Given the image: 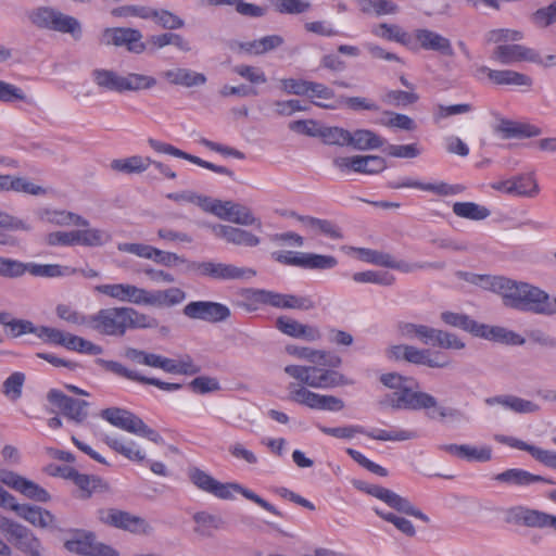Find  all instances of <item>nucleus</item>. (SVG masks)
Here are the masks:
<instances>
[{
	"instance_id": "6e6d98bb",
	"label": "nucleus",
	"mask_w": 556,
	"mask_h": 556,
	"mask_svg": "<svg viewBox=\"0 0 556 556\" xmlns=\"http://www.w3.org/2000/svg\"><path fill=\"white\" fill-rule=\"evenodd\" d=\"M374 511L384 521L392 523L404 535L409 536V538H413L416 535L415 526L407 518L396 515L391 511H386L378 507H375Z\"/></svg>"
},
{
	"instance_id": "cd10ccee",
	"label": "nucleus",
	"mask_w": 556,
	"mask_h": 556,
	"mask_svg": "<svg viewBox=\"0 0 556 556\" xmlns=\"http://www.w3.org/2000/svg\"><path fill=\"white\" fill-rule=\"evenodd\" d=\"M186 298V292L178 287L153 290L146 289L143 305L159 308L173 307L181 304Z\"/></svg>"
},
{
	"instance_id": "2f4dec72",
	"label": "nucleus",
	"mask_w": 556,
	"mask_h": 556,
	"mask_svg": "<svg viewBox=\"0 0 556 556\" xmlns=\"http://www.w3.org/2000/svg\"><path fill=\"white\" fill-rule=\"evenodd\" d=\"M211 230L217 238L224 239L232 244L256 247L261 243V239L257 236L241 228L217 224L213 225Z\"/></svg>"
},
{
	"instance_id": "a211bd4d",
	"label": "nucleus",
	"mask_w": 556,
	"mask_h": 556,
	"mask_svg": "<svg viewBox=\"0 0 556 556\" xmlns=\"http://www.w3.org/2000/svg\"><path fill=\"white\" fill-rule=\"evenodd\" d=\"M476 77L480 80L486 78L496 86H513L530 89L533 86V79L525 73L515 70H494L481 65L476 70Z\"/></svg>"
},
{
	"instance_id": "7ed1b4c3",
	"label": "nucleus",
	"mask_w": 556,
	"mask_h": 556,
	"mask_svg": "<svg viewBox=\"0 0 556 556\" xmlns=\"http://www.w3.org/2000/svg\"><path fill=\"white\" fill-rule=\"evenodd\" d=\"M383 387L391 390L383 404L393 409L420 410L437 409L440 417L452 416L451 410L439 407L438 401L431 394L420 391L417 380L395 371L383 372L379 377Z\"/></svg>"
},
{
	"instance_id": "423d86ee",
	"label": "nucleus",
	"mask_w": 556,
	"mask_h": 556,
	"mask_svg": "<svg viewBox=\"0 0 556 556\" xmlns=\"http://www.w3.org/2000/svg\"><path fill=\"white\" fill-rule=\"evenodd\" d=\"M100 417L115 428L144 438L155 444H163L164 439L150 428L140 417L130 410L119 407H109L100 413Z\"/></svg>"
},
{
	"instance_id": "c03bdc74",
	"label": "nucleus",
	"mask_w": 556,
	"mask_h": 556,
	"mask_svg": "<svg viewBox=\"0 0 556 556\" xmlns=\"http://www.w3.org/2000/svg\"><path fill=\"white\" fill-rule=\"evenodd\" d=\"M384 144V139L369 129L350 131L349 146L361 151L375 150Z\"/></svg>"
},
{
	"instance_id": "09e8293b",
	"label": "nucleus",
	"mask_w": 556,
	"mask_h": 556,
	"mask_svg": "<svg viewBox=\"0 0 556 556\" xmlns=\"http://www.w3.org/2000/svg\"><path fill=\"white\" fill-rule=\"evenodd\" d=\"M156 85V78L151 75L134 72L123 75V93L150 90L153 89Z\"/></svg>"
},
{
	"instance_id": "3c124183",
	"label": "nucleus",
	"mask_w": 556,
	"mask_h": 556,
	"mask_svg": "<svg viewBox=\"0 0 556 556\" xmlns=\"http://www.w3.org/2000/svg\"><path fill=\"white\" fill-rule=\"evenodd\" d=\"M160 369L168 374L178 375H194L200 371V367L194 364L190 356H185L179 359L163 356Z\"/></svg>"
},
{
	"instance_id": "69168bd1",
	"label": "nucleus",
	"mask_w": 556,
	"mask_h": 556,
	"mask_svg": "<svg viewBox=\"0 0 556 556\" xmlns=\"http://www.w3.org/2000/svg\"><path fill=\"white\" fill-rule=\"evenodd\" d=\"M472 111V105L469 103H459L452 105L437 104L433 108L432 116L435 123L448 118L454 115L467 114Z\"/></svg>"
},
{
	"instance_id": "5701e85b",
	"label": "nucleus",
	"mask_w": 556,
	"mask_h": 556,
	"mask_svg": "<svg viewBox=\"0 0 556 556\" xmlns=\"http://www.w3.org/2000/svg\"><path fill=\"white\" fill-rule=\"evenodd\" d=\"M0 480L5 485L22 493L24 496L30 500L47 503L51 498L47 490L41 488L36 482L28 480L13 471L2 472L0 476Z\"/></svg>"
},
{
	"instance_id": "0e129e2a",
	"label": "nucleus",
	"mask_w": 556,
	"mask_h": 556,
	"mask_svg": "<svg viewBox=\"0 0 556 556\" xmlns=\"http://www.w3.org/2000/svg\"><path fill=\"white\" fill-rule=\"evenodd\" d=\"M13 540L15 541L16 546L28 556L42 551L40 540L26 527H23L21 534Z\"/></svg>"
},
{
	"instance_id": "a18cd8bd",
	"label": "nucleus",
	"mask_w": 556,
	"mask_h": 556,
	"mask_svg": "<svg viewBox=\"0 0 556 556\" xmlns=\"http://www.w3.org/2000/svg\"><path fill=\"white\" fill-rule=\"evenodd\" d=\"M91 77L101 90L123 93V75L117 72L97 68L92 72Z\"/></svg>"
},
{
	"instance_id": "774afa93",
	"label": "nucleus",
	"mask_w": 556,
	"mask_h": 556,
	"mask_svg": "<svg viewBox=\"0 0 556 556\" xmlns=\"http://www.w3.org/2000/svg\"><path fill=\"white\" fill-rule=\"evenodd\" d=\"M25 382V375L21 371H15L10 375L3 382L2 392L5 396L16 400L22 394V388Z\"/></svg>"
},
{
	"instance_id": "37998d69",
	"label": "nucleus",
	"mask_w": 556,
	"mask_h": 556,
	"mask_svg": "<svg viewBox=\"0 0 556 556\" xmlns=\"http://www.w3.org/2000/svg\"><path fill=\"white\" fill-rule=\"evenodd\" d=\"M494 479L497 482L517 486H527L536 482L544 481L543 477L533 475L520 468L507 469L501 473H497Z\"/></svg>"
},
{
	"instance_id": "f3484780",
	"label": "nucleus",
	"mask_w": 556,
	"mask_h": 556,
	"mask_svg": "<svg viewBox=\"0 0 556 556\" xmlns=\"http://www.w3.org/2000/svg\"><path fill=\"white\" fill-rule=\"evenodd\" d=\"M48 401L56 406L61 413L76 425H81L88 418L89 402L76 400L65 395L56 389H52L47 394Z\"/></svg>"
},
{
	"instance_id": "aec40b11",
	"label": "nucleus",
	"mask_w": 556,
	"mask_h": 556,
	"mask_svg": "<svg viewBox=\"0 0 556 556\" xmlns=\"http://www.w3.org/2000/svg\"><path fill=\"white\" fill-rule=\"evenodd\" d=\"M184 314L192 319L219 323L230 316V309L226 305L217 302L193 301L184 307Z\"/></svg>"
},
{
	"instance_id": "20e7f679",
	"label": "nucleus",
	"mask_w": 556,
	"mask_h": 556,
	"mask_svg": "<svg viewBox=\"0 0 556 556\" xmlns=\"http://www.w3.org/2000/svg\"><path fill=\"white\" fill-rule=\"evenodd\" d=\"M188 478L199 490L208 493L219 500L231 501L236 497V494H241L247 500H250L264 508L266 511L274 515H279L274 505L258 496L253 491L244 488L240 483L220 482L207 471H204L198 467H191L188 469Z\"/></svg>"
},
{
	"instance_id": "8fccbe9b",
	"label": "nucleus",
	"mask_w": 556,
	"mask_h": 556,
	"mask_svg": "<svg viewBox=\"0 0 556 556\" xmlns=\"http://www.w3.org/2000/svg\"><path fill=\"white\" fill-rule=\"evenodd\" d=\"M441 320L447 326L463 329L476 337L479 336L480 326L482 325L472 320L469 316L465 314L455 313L451 311L442 312Z\"/></svg>"
},
{
	"instance_id": "393cba45",
	"label": "nucleus",
	"mask_w": 556,
	"mask_h": 556,
	"mask_svg": "<svg viewBox=\"0 0 556 556\" xmlns=\"http://www.w3.org/2000/svg\"><path fill=\"white\" fill-rule=\"evenodd\" d=\"M506 520L530 528H552L553 515L525 506H515L506 511Z\"/></svg>"
},
{
	"instance_id": "a878e982",
	"label": "nucleus",
	"mask_w": 556,
	"mask_h": 556,
	"mask_svg": "<svg viewBox=\"0 0 556 556\" xmlns=\"http://www.w3.org/2000/svg\"><path fill=\"white\" fill-rule=\"evenodd\" d=\"M388 187L391 189L413 188L437 195H454L463 191V187L459 185H448L443 181L422 182L410 177L389 181Z\"/></svg>"
},
{
	"instance_id": "603ef678",
	"label": "nucleus",
	"mask_w": 556,
	"mask_h": 556,
	"mask_svg": "<svg viewBox=\"0 0 556 556\" xmlns=\"http://www.w3.org/2000/svg\"><path fill=\"white\" fill-rule=\"evenodd\" d=\"M453 213L460 218L470 220H483L491 214L486 206L475 202H456L453 205Z\"/></svg>"
},
{
	"instance_id": "49530a36",
	"label": "nucleus",
	"mask_w": 556,
	"mask_h": 556,
	"mask_svg": "<svg viewBox=\"0 0 556 556\" xmlns=\"http://www.w3.org/2000/svg\"><path fill=\"white\" fill-rule=\"evenodd\" d=\"M371 33L376 37L395 41L413 49L412 35L403 30L399 25L381 23L374 26Z\"/></svg>"
},
{
	"instance_id": "c85d7f7f",
	"label": "nucleus",
	"mask_w": 556,
	"mask_h": 556,
	"mask_svg": "<svg viewBox=\"0 0 556 556\" xmlns=\"http://www.w3.org/2000/svg\"><path fill=\"white\" fill-rule=\"evenodd\" d=\"M161 77L169 85L185 88H193L206 84V76L187 67L167 68L161 73Z\"/></svg>"
},
{
	"instance_id": "4c0bfd02",
	"label": "nucleus",
	"mask_w": 556,
	"mask_h": 556,
	"mask_svg": "<svg viewBox=\"0 0 556 556\" xmlns=\"http://www.w3.org/2000/svg\"><path fill=\"white\" fill-rule=\"evenodd\" d=\"M478 337L509 345H522L525 343L523 337L513 330L484 324L480 326Z\"/></svg>"
},
{
	"instance_id": "f704fd0d",
	"label": "nucleus",
	"mask_w": 556,
	"mask_h": 556,
	"mask_svg": "<svg viewBox=\"0 0 556 556\" xmlns=\"http://www.w3.org/2000/svg\"><path fill=\"white\" fill-rule=\"evenodd\" d=\"M445 450L467 462L484 463L492 458V448L489 445L451 444Z\"/></svg>"
},
{
	"instance_id": "de8ad7c7",
	"label": "nucleus",
	"mask_w": 556,
	"mask_h": 556,
	"mask_svg": "<svg viewBox=\"0 0 556 556\" xmlns=\"http://www.w3.org/2000/svg\"><path fill=\"white\" fill-rule=\"evenodd\" d=\"M513 197L534 198L540 193V187L533 173L513 177Z\"/></svg>"
},
{
	"instance_id": "b1692460",
	"label": "nucleus",
	"mask_w": 556,
	"mask_h": 556,
	"mask_svg": "<svg viewBox=\"0 0 556 556\" xmlns=\"http://www.w3.org/2000/svg\"><path fill=\"white\" fill-rule=\"evenodd\" d=\"M9 509L14 510L18 517L39 529H58L55 516L48 509L40 506L23 504L20 505L13 498L12 506Z\"/></svg>"
},
{
	"instance_id": "13d9d810",
	"label": "nucleus",
	"mask_w": 556,
	"mask_h": 556,
	"mask_svg": "<svg viewBox=\"0 0 556 556\" xmlns=\"http://www.w3.org/2000/svg\"><path fill=\"white\" fill-rule=\"evenodd\" d=\"M364 14L377 16L394 15L400 11L399 5L391 0H365L359 9Z\"/></svg>"
},
{
	"instance_id": "bf43d9fd",
	"label": "nucleus",
	"mask_w": 556,
	"mask_h": 556,
	"mask_svg": "<svg viewBox=\"0 0 556 556\" xmlns=\"http://www.w3.org/2000/svg\"><path fill=\"white\" fill-rule=\"evenodd\" d=\"M387 168V162L379 155H358L356 174L377 175Z\"/></svg>"
},
{
	"instance_id": "58836bf2",
	"label": "nucleus",
	"mask_w": 556,
	"mask_h": 556,
	"mask_svg": "<svg viewBox=\"0 0 556 556\" xmlns=\"http://www.w3.org/2000/svg\"><path fill=\"white\" fill-rule=\"evenodd\" d=\"M80 227V229H75L77 245L89 248L102 247L109 243L112 239V236L108 230L91 227L89 222L87 226Z\"/></svg>"
},
{
	"instance_id": "338daca9",
	"label": "nucleus",
	"mask_w": 556,
	"mask_h": 556,
	"mask_svg": "<svg viewBox=\"0 0 556 556\" xmlns=\"http://www.w3.org/2000/svg\"><path fill=\"white\" fill-rule=\"evenodd\" d=\"M531 22L538 28H546L556 23V0L547 7L540 8L533 12Z\"/></svg>"
},
{
	"instance_id": "9b49d317",
	"label": "nucleus",
	"mask_w": 556,
	"mask_h": 556,
	"mask_svg": "<svg viewBox=\"0 0 556 556\" xmlns=\"http://www.w3.org/2000/svg\"><path fill=\"white\" fill-rule=\"evenodd\" d=\"M357 488L367 494L382 501L389 507L397 510L399 513L412 516L416 519L425 523L430 522V518L424 511H421L417 506H415L408 498L401 496L394 491L377 485V484H365L357 483Z\"/></svg>"
},
{
	"instance_id": "bb28decb",
	"label": "nucleus",
	"mask_w": 556,
	"mask_h": 556,
	"mask_svg": "<svg viewBox=\"0 0 556 556\" xmlns=\"http://www.w3.org/2000/svg\"><path fill=\"white\" fill-rule=\"evenodd\" d=\"M412 38L413 48L419 46L425 50L435 51L448 56L454 52L451 40L437 31L419 28L414 31Z\"/></svg>"
},
{
	"instance_id": "473e14b6",
	"label": "nucleus",
	"mask_w": 556,
	"mask_h": 556,
	"mask_svg": "<svg viewBox=\"0 0 556 556\" xmlns=\"http://www.w3.org/2000/svg\"><path fill=\"white\" fill-rule=\"evenodd\" d=\"M37 218L46 224L55 226H87L88 219L83 216L65 210L51 207L39 208L36 212Z\"/></svg>"
},
{
	"instance_id": "c756f323",
	"label": "nucleus",
	"mask_w": 556,
	"mask_h": 556,
	"mask_svg": "<svg viewBox=\"0 0 556 556\" xmlns=\"http://www.w3.org/2000/svg\"><path fill=\"white\" fill-rule=\"evenodd\" d=\"M103 442L115 453L121 454L128 460L135 463H143L146 460V452L134 440L122 435H104Z\"/></svg>"
},
{
	"instance_id": "1a4fd4ad",
	"label": "nucleus",
	"mask_w": 556,
	"mask_h": 556,
	"mask_svg": "<svg viewBox=\"0 0 556 556\" xmlns=\"http://www.w3.org/2000/svg\"><path fill=\"white\" fill-rule=\"evenodd\" d=\"M247 299L253 304L269 305L280 309L311 311L316 306L308 295L279 293L265 289L248 290Z\"/></svg>"
},
{
	"instance_id": "0eeeda50",
	"label": "nucleus",
	"mask_w": 556,
	"mask_h": 556,
	"mask_svg": "<svg viewBox=\"0 0 556 556\" xmlns=\"http://www.w3.org/2000/svg\"><path fill=\"white\" fill-rule=\"evenodd\" d=\"M389 361H406L414 365H422L430 368H445L451 365V359L441 351L419 349L414 345L396 344L386 350Z\"/></svg>"
},
{
	"instance_id": "5fc2aeb1",
	"label": "nucleus",
	"mask_w": 556,
	"mask_h": 556,
	"mask_svg": "<svg viewBox=\"0 0 556 556\" xmlns=\"http://www.w3.org/2000/svg\"><path fill=\"white\" fill-rule=\"evenodd\" d=\"M56 316L67 324L90 328L91 315L78 311L70 304H59L55 307Z\"/></svg>"
},
{
	"instance_id": "c9c22d12",
	"label": "nucleus",
	"mask_w": 556,
	"mask_h": 556,
	"mask_svg": "<svg viewBox=\"0 0 556 556\" xmlns=\"http://www.w3.org/2000/svg\"><path fill=\"white\" fill-rule=\"evenodd\" d=\"M152 164V159L142 155H131L123 159H114L110 163V168L115 173L126 175L142 174Z\"/></svg>"
},
{
	"instance_id": "412c9836",
	"label": "nucleus",
	"mask_w": 556,
	"mask_h": 556,
	"mask_svg": "<svg viewBox=\"0 0 556 556\" xmlns=\"http://www.w3.org/2000/svg\"><path fill=\"white\" fill-rule=\"evenodd\" d=\"M150 148L155 151L159 154H167L174 157L182 159L186 161H189L192 164H195L198 166H201L203 168L210 169L214 173L220 174V175H227L232 176V172L228 169L225 166L215 165L211 162L204 161L195 155L189 154L176 147H174L170 143L154 139V138H148L147 140Z\"/></svg>"
},
{
	"instance_id": "052dcab7",
	"label": "nucleus",
	"mask_w": 556,
	"mask_h": 556,
	"mask_svg": "<svg viewBox=\"0 0 556 556\" xmlns=\"http://www.w3.org/2000/svg\"><path fill=\"white\" fill-rule=\"evenodd\" d=\"M321 140L330 146H349L350 131L338 126H323L320 130Z\"/></svg>"
},
{
	"instance_id": "79ce46f5",
	"label": "nucleus",
	"mask_w": 556,
	"mask_h": 556,
	"mask_svg": "<svg viewBox=\"0 0 556 556\" xmlns=\"http://www.w3.org/2000/svg\"><path fill=\"white\" fill-rule=\"evenodd\" d=\"M486 403L489 405L498 404L506 409L519 414H531L540 410V405H538L536 403L514 395H504L488 399Z\"/></svg>"
},
{
	"instance_id": "72a5a7b5",
	"label": "nucleus",
	"mask_w": 556,
	"mask_h": 556,
	"mask_svg": "<svg viewBox=\"0 0 556 556\" xmlns=\"http://www.w3.org/2000/svg\"><path fill=\"white\" fill-rule=\"evenodd\" d=\"M494 130L503 138H532L542 134V129L533 124L515 122L501 118L497 121Z\"/></svg>"
},
{
	"instance_id": "4be33fe9",
	"label": "nucleus",
	"mask_w": 556,
	"mask_h": 556,
	"mask_svg": "<svg viewBox=\"0 0 556 556\" xmlns=\"http://www.w3.org/2000/svg\"><path fill=\"white\" fill-rule=\"evenodd\" d=\"M94 291L118 302L143 305L146 289L131 283H103L94 287Z\"/></svg>"
},
{
	"instance_id": "f8f14e48",
	"label": "nucleus",
	"mask_w": 556,
	"mask_h": 556,
	"mask_svg": "<svg viewBox=\"0 0 556 556\" xmlns=\"http://www.w3.org/2000/svg\"><path fill=\"white\" fill-rule=\"evenodd\" d=\"M184 265H186L187 270L222 280H248L256 275L252 268L225 263L187 261Z\"/></svg>"
},
{
	"instance_id": "6e6552de",
	"label": "nucleus",
	"mask_w": 556,
	"mask_h": 556,
	"mask_svg": "<svg viewBox=\"0 0 556 556\" xmlns=\"http://www.w3.org/2000/svg\"><path fill=\"white\" fill-rule=\"evenodd\" d=\"M28 18L39 28L70 34L74 39L81 37V25L79 21L53 8H36L28 13Z\"/></svg>"
},
{
	"instance_id": "e433bc0d",
	"label": "nucleus",
	"mask_w": 556,
	"mask_h": 556,
	"mask_svg": "<svg viewBox=\"0 0 556 556\" xmlns=\"http://www.w3.org/2000/svg\"><path fill=\"white\" fill-rule=\"evenodd\" d=\"M306 96L319 108L328 110L340 109V97H337L334 91L324 84L311 81L308 94Z\"/></svg>"
},
{
	"instance_id": "ea45409f",
	"label": "nucleus",
	"mask_w": 556,
	"mask_h": 556,
	"mask_svg": "<svg viewBox=\"0 0 556 556\" xmlns=\"http://www.w3.org/2000/svg\"><path fill=\"white\" fill-rule=\"evenodd\" d=\"M397 332L404 339L416 338L424 344H433L437 329L421 324L400 323Z\"/></svg>"
},
{
	"instance_id": "dca6fc26",
	"label": "nucleus",
	"mask_w": 556,
	"mask_h": 556,
	"mask_svg": "<svg viewBox=\"0 0 556 556\" xmlns=\"http://www.w3.org/2000/svg\"><path fill=\"white\" fill-rule=\"evenodd\" d=\"M98 519L104 525L135 534H148L152 530L146 519L115 508L100 509L98 511Z\"/></svg>"
},
{
	"instance_id": "e2e57ef3",
	"label": "nucleus",
	"mask_w": 556,
	"mask_h": 556,
	"mask_svg": "<svg viewBox=\"0 0 556 556\" xmlns=\"http://www.w3.org/2000/svg\"><path fill=\"white\" fill-rule=\"evenodd\" d=\"M353 280L358 283H376L381 286H390L394 281V277L383 270H366L355 273Z\"/></svg>"
},
{
	"instance_id": "680f3d73",
	"label": "nucleus",
	"mask_w": 556,
	"mask_h": 556,
	"mask_svg": "<svg viewBox=\"0 0 556 556\" xmlns=\"http://www.w3.org/2000/svg\"><path fill=\"white\" fill-rule=\"evenodd\" d=\"M0 101L8 103L21 101L29 105L35 103L34 98L27 96L21 88L3 80H0Z\"/></svg>"
},
{
	"instance_id": "9d476101",
	"label": "nucleus",
	"mask_w": 556,
	"mask_h": 556,
	"mask_svg": "<svg viewBox=\"0 0 556 556\" xmlns=\"http://www.w3.org/2000/svg\"><path fill=\"white\" fill-rule=\"evenodd\" d=\"M203 210L233 224L262 228L261 219L255 217L248 206L240 203L208 199V201L203 202Z\"/></svg>"
},
{
	"instance_id": "6ab92c4d",
	"label": "nucleus",
	"mask_w": 556,
	"mask_h": 556,
	"mask_svg": "<svg viewBox=\"0 0 556 556\" xmlns=\"http://www.w3.org/2000/svg\"><path fill=\"white\" fill-rule=\"evenodd\" d=\"M104 45L125 46L129 52L140 54L147 50L142 34L134 28H106L101 36Z\"/></svg>"
},
{
	"instance_id": "7c9ffc66",
	"label": "nucleus",
	"mask_w": 556,
	"mask_h": 556,
	"mask_svg": "<svg viewBox=\"0 0 556 556\" xmlns=\"http://www.w3.org/2000/svg\"><path fill=\"white\" fill-rule=\"evenodd\" d=\"M286 352L299 359H304L319 365H328L332 368H336L341 364V358L339 356L331 355L325 350L291 344L286 346Z\"/></svg>"
},
{
	"instance_id": "2eb2a0df",
	"label": "nucleus",
	"mask_w": 556,
	"mask_h": 556,
	"mask_svg": "<svg viewBox=\"0 0 556 556\" xmlns=\"http://www.w3.org/2000/svg\"><path fill=\"white\" fill-rule=\"evenodd\" d=\"M64 547L83 556H119L117 549L97 541L93 533L86 531H75L73 536L64 542Z\"/></svg>"
},
{
	"instance_id": "864d4df0",
	"label": "nucleus",
	"mask_w": 556,
	"mask_h": 556,
	"mask_svg": "<svg viewBox=\"0 0 556 556\" xmlns=\"http://www.w3.org/2000/svg\"><path fill=\"white\" fill-rule=\"evenodd\" d=\"M338 265V260L329 254H318L304 252L303 269L307 270H328L333 269Z\"/></svg>"
},
{
	"instance_id": "39448f33",
	"label": "nucleus",
	"mask_w": 556,
	"mask_h": 556,
	"mask_svg": "<svg viewBox=\"0 0 556 556\" xmlns=\"http://www.w3.org/2000/svg\"><path fill=\"white\" fill-rule=\"evenodd\" d=\"M488 43L496 47L491 53V60L503 65H510L531 60V47L517 43L525 38L522 30L513 28H495L484 35Z\"/></svg>"
},
{
	"instance_id": "f257e3e1",
	"label": "nucleus",
	"mask_w": 556,
	"mask_h": 556,
	"mask_svg": "<svg viewBox=\"0 0 556 556\" xmlns=\"http://www.w3.org/2000/svg\"><path fill=\"white\" fill-rule=\"evenodd\" d=\"M283 372L298 381V383L291 382L288 386L290 401L311 409L339 412L344 408V402L341 399L311 390H329L352 384V381L341 372L332 368L296 364L286 365Z\"/></svg>"
},
{
	"instance_id": "a19ab883",
	"label": "nucleus",
	"mask_w": 556,
	"mask_h": 556,
	"mask_svg": "<svg viewBox=\"0 0 556 556\" xmlns=\"http://www.w3.org/2000/svg\"><path fill=\"white\" fill-rule=\"evenodd\" d=\"M26 273L35 277L58 278L77 274V268L60 264L26 263Z\"/></svg>"
},
{
	"instance_id": "4468645a",
	"label": "nucleus",
	"mask_w": 556,
	"mask_h": 556,
	"mask_svg": "<svg viewBox=\"0 0 556 556\" xmlns=\"http://www.w3.org/2000/svg\"><path fill=\"white\" fill-rule=\"evenodd\" d=\"M117 250L166 267H176L187 263V260L177 253L163 251L146 243L122 242L117 244Z\"/></svg>"
},
{
	"instance_id": "4d7b16f0",
	"label": "nucleus",
	"mask_w": 556,
	"mask_h": 556,
	"mask_svg": "<svg viewBox=\"0 0 556 556\" xmlns=\"http://www.w3.org/2000/svg\"><path fill=\"white\" fill-rule=\"evenodd\" d=\"M126 329H150L157 326V320L144 313L132 307L125 306Z\"/></svg>"
},
{
	"instance_id": "f03ea898",
	"label": "nucleus",
	"mask_w": 556,
	"mask_h": 556,
	"mask_svg": "<svg viewBox=\"0 0 556 556\" xmlns=\"http://www.w3.org/2000/svg\"><path fill=\"white\" fill-rule=\"evenodd\" d=\"M457 276L483 289L498 293L506 306L535 314L553 315V299L542 289L506 277L459 271Z\"/></svg>"
},
{
	"instance_id": "ddd939ff",
	"label": "nucleus",
	"mask_w": 556,
	"mask_h": 556,
	"mask_svg": "<svg viewBox=\"0 0 556 556\" xmlns=\"http://www.w3.org/2000/svg\"><path fill=\"white\" fill-rule=\"evenodd\" d=\"M90 329L109 337H123L126 329L125 306L101 308L91 315Z\"/></svg>"
}]
</instances>
